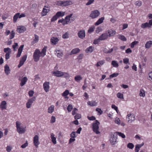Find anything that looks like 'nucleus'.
<instances>
[{
    "mask_svg": "<svg viewBox=\"0 0 152 152\" xmlns=\"http://www.w3.org/2000/svg\"><path fill=\"white\" fill-rule=\"evenodd\" d=\"M53 75L56 77H60L64 76V77L66 78L69 77V74L66 72H62L58 70H56L53 73Z\"/></svg>",
    "mask_w": 152,
    "mask_h": 152,
    "instance_id": "f257e3e1",
    "label": "nucleus"
},
{
    "mask_svg": "<svg viewBox=\"0 0 152 152\" xmlns=\"http://www.w3.org/2000/svg\"><path fill=\"white\" fill-rule=\"evenodd\" d=\"M99 122L97 120L95 121V122L92 124V129L93 131L96 134H100V132L98 131Z\"/></svg>",
    "mask_w": 152,
    "mask_h": 152,
    "instance_id": "f03ea898",
    "label": "nucleus"
},
{
    "mask_svg": "<svg viewBox=\"0 0 152 152\" xmlns=\"http://www.w3.org/2000/svg\"><path fill=\"white\" fill-rule=\"evenodd\" d=\"M40 52L38 49H36L34 53L33 56L34 61L35 62L38 61L39 59V58L41 56Z\"/></svg>",
    "mask_w": 152,
    "mask_h": 152,
    "instance_id": "7ed1b4c3",
    "label": "nucleus"
},
{
    "mask_svg": "<svg viewBox=\"0 0 152 152\" xmlns=\"http://www.w3.org/2000/svg\"><path fill=\"white\" fill-rule=\"evenodd\" d=\"M16 124L17 130L19 134L23 133L25 132L26 130L25 129L26 127L22 128L20 126V124L19 122L18 121L16 122Z\"/></svg>",
    "mask_w": 152,
    "mask_h": 152,
    "instance_id": "20e7f679",
    "label": "nucleus"
},
{
    "mask_svg": "<svg viewBox=\"0 0 152 152\" xmlns=\"http://www.w3.org/2000/svg\"><path fill=\"white\" fill-rule=\"evenodd\" d=\"M73 4L72 2L71 1H59L58 2L57 4L62 7L70 5Z\"/></svg>",
    "mask_w": 152,
    "mask_h": 152,
    "instance_id": "39448f33",
    "label": "nucleus"
},
{
    "mask_svg": "<svg viewBox=\"0 0 152 152\" xmlns=\"http://www.w3.org/2000/svg\"><path fill=\"white\" fill-rule=\"evenodd\" d=\"M100 14V12L97 10H96L91 12L90 15V17L94 19L97 18Z\"/></svg>",
    "mask_w": 152,
    "mask_h": 152,
    "instance_id": "423d86ee",
    "label": "nucleus"
},
{
    "mask_svg": "<svg viewBox=\"0 0 152 152\" xmlns=\"http://www.w3.org/2000/svg\"><path fill=\"white\" fill-rule=\"evenodd\" d=\"M33 141L34 145L36 148H37L40 144L39 141V136L38 135H36L34 137Z\"/></svg>",
    "mask_w": 152,
    "mask_h": 152,
    "instance_id": "0eeeda50",
    "label": "nucleus"
},
{
    "mask_svg": "<svg viewBox=\"0 0 152 152\" xmlns=\"http://www.w3.org/2000/svg\"><path fill=\"white\" fill-rule=\"evenodd\" d=\"M126 119L129 123H131L135 120V117L133 114H129L127 115Z\"/></svg>",
    "mask_w": 152,
    "mask_h": 152,
    "instance_id": "6e6552de",
    "label": "nucleus"
},
{
    "mask_svg": "<svg viewBox=\"0 0 152 152\" xmlns=\"http://www.w3.org/2000/svg\"><path fill=\"white\" fill-rule=\"evenodd\" d=\"M152 26V19L150 20L149 22H146L142 23L141 25V27L144 28H150Z\"/></svg>",
    "mask_w": 152,
    "mask_h": 152,
    "instance_id": "1a4fd4ad",
    "label": "nucleus"
},
{
    "mask_svg": "<svg viewBox=\"0 0 152 152\" xmlns=\"http://www.w3.org/2000/svg\"><path fill=\"white\" fill-rule=\"evenodd\" d=\"M36 99V97L35 96H34L31 99H28V102L26 103V107L27 108H30L32 103L35 101Z\"/></svg>",
    "mask_w": 152,
    "mask_h": 152,
    "instance_id": "9d476101",
    "label": "nucleus"
},
{
    "mask_svg": "<svg viewBox=\"0 0 152 152\" xmlns=\"http://www.w3.org/2000/svg\"><path fill=\"white\" fill-rule=\"evenodd\" d=\"M117 139V134L115 133L113 137L110 139V141L112 144L114 145L116 142Z\"/></svg>",
    "mask_w": 152,
    "mask_h": 152,
    "instance_id": "9b49d317",
    "label": "nucleus"
},
{
    "mask_svg": "<svg viewBox=\"0 0 152 152\" xmlns=\"http://www.w3.org/2000/svg\"><path fill=\"white\" fill-rule=\"evenodd\" d=\"M77 35L79 38L81 39H83L85 38L86 36L85 30H82L80 31L77 33Z\"/></svg>",
    "mask_w": 152,
    "mask_h": 152,
    "instance_id": "f8f14e48",
    "label": "nucleus"
},
{
    "mask_svg": "<svg viewBox=\"0 0 152 152\" xmlns=\"http://www.w3.org/2000/svg\"><path fill=\"white\" fill-rule=\"evenodd\" d=\"M27 57V55H24L23 56L20 61L19 64L18 65V68L20 67L23 64L24 62L26 59Z\"/></svg>",
    "mask_w": 152,
    "mask_h": 152,
    "instance_id": "ddd939ff",
    "label": "nucleus"
},
{
    "mask_svg": "<svg viewBox=\"0 0 152 152\" xmlns=\"http://www.w3.org/2000/svg\"><path fill=\"white\" fill-rule=\"evenodd\" d=\"M50 83L48 82H45L43 84V88L45 91L47 92L48 91L49 89Z\"/></svg>",
    "mask_w": 152,
    "mask_h": 152,
    "instance_id": "4468645a",
    "label": "nucleus"
},
{
    "mask_svg": "<svg viewBox=\"0 0 152 152\" xmlns=\"http://www.w3.org/2000/svg\"><path fill=\"white\" fill-rule=\"evenodd\" d=\"M105 33H107V34H108V37H111L113 36L115 34L116 32L115 31L109 29L106 31Z\"/></svg>",
    "mask_w": 152,
    "mask_h": 152,
    "instance_id": "2eb2a0df",
    "label": "nucleus"
},
{
    "mask_svg": "<svg viewBox=\"0 0 152 152\" xmlns=\"http://www.w3.org/2000/svg\"><path fill=\"white\" fill-rule=\"evenodd\" d=\"M49 9L48 7L45 6L43 8L41 13L42 16H44L46 15L47 13L49 11Z\"/></svg>",
    "mask_w": 152,
    "mask_h": 152,
    "instance_id": "dca6fc26",
    "label": "nucleus"
},
{
    "mask_svg": "<svg viewBox=\"0 0 152 152\" xmlns=\"http://www.w3.org/2000/svg\"><path fill=\"white\" fill-rule=\"evenodd\" d=\"M55 54L58 57L61 58L63 55V53L61 50L56 49L55 51Z\"/></svg>",
    "mask_w": 152,
    "mask_h": 152,
    "instance_id": "f3484780",
    "label": "nucleus"
},
{
    "mask_svg": "<svg viewBox=\"0 0 152 152\" xmlns=\"http://www.w3.org/2000/svg\"><path fill=\"white\" fill-rule=\"evenodd\" d=\"M59 39L57 37H53L50 39V42L53 45H56L58 43Z\"/></svg>",
    "mask_w": 152,
    "mask_h": 152,
    "instance_id": "a211bd4d",
    "label": "nucleus"
},
{
    "mask_svg": "<svg viewBox=\"0 0 152 152\" xmlns=\"http://www.w3.org/2000/svg\"><path fill=\"white\" fill-rule=\"evenodd\" d=\"M72 15L73 14L72 13L66 16V17L64 19L66 23H65L64 24H67L69 23H71V22H70V18H71Z\"/></svg>",
    "mask_w": 152,
    "mask_h": 152,
    "instance_id": "6ab92c4d",
    "label": "nucleus"
},
{
    "mask_svg": "<svg viewBox=\"0 0 152 152\" xmlns=\"http://www.w3.org/2000/svg\"><path fill=\"white\" fill-rule=\"evenodd\" d=\"M107 38L108 34H107V33H105L102 34L100 36H99V39H100L101 41L107 39Z\"/></svg>",
    "mask_w": 152,
    "mask_h": 152,
    "instance_id": "aec40b11",
    "label": "nucleus"
},
{
    "mask_svg": "<svg viewBox=\"0 0 152 152\" xmlns=\"http://www.w3.org/2000/svg\"><path fill=\"white\" fill-rule=\"evenodd\" d=\"M28 80L26 77H24L21 80V82L20 83V85L21 86H23L25 85Z\"/></svg>",
    "mask_w": 152,
    "mask_h": 152,
    "instance_id": "412c9836",
    "label": "nucleus"
},
{
    "mask_svg": "<svg viewBox=\"0 0 152 152\" xmlns=\"http://www.w3.org/2000/svg\"><path fill=\"white\" fill-rule=\"evenodd\" d=\"M7 102L5 101H2L0 105V108L2 110L5 109H6Z\"/></svg>",
    "mask_w": 152,
    "mask_h": 152,
    "instance_id": "4be33fe9",
    "label": "nucleus"
},
{
    "mask_svg": "<svg viewBox=\"0 0 152 152\" xmlns=\"http://www.w3.org/2000/svg\"><path fill=\"white\" fill-rule=\"evenodd\" d=\"M17 30L18 32L21 33L25 31L26 30V29L24 26H20V27L18 28L17 29Z\"/></svg>",
    "mask_w": 152,
    "mask_h": 152,
    "instance_id": "5701e85b",
    "label": "nucleus"
},
{
    "mask_svg": "<svg viewBox=\"0 0 152 152\" xmlns=\"http://www.w3.org/2000/svg\"><path fill=\"white\" fill-rule=\"evenodd\" d=\"M4 71L5 73L7 75L9 74L10 72V70L9 66L7 65H6L4 66Z\"/></svg>",
    "mask_w": 152,
    "mask_h": 152,
    "instance_id": "b1692460",
    "label": "nucleus"
},
{
    "mask_svg": "<svg viewBox=\"0 0 152 152\" xmlns=\"http://www.w3.org/2000/svg\"><path fill=\"white\" fill-rule=\"evenodd\" d=\"M152 45V41L147 42L145 44V48L147 49H149Z\"/></svg>",
    "mask_w": 152,
    "mask_h": 152,
    "instance_id": "393cba45",
    "label": "nucleus"
},
{
    "mask_svg": "<svg viewBox=\"0 0 152 152\" xmlns=\"http://www.w3.org/2000/svg\"><path fill=\"white\" fill-rule=\"evenodd\" d=\"M104 17H102L99 19L95 23V25L96 26H97L99 25V24L102 23L103 21V20L104 19Z\"/></svg>",
    "mask_w": 152,
    "mask_h": 152,
    "instance_id": "a878e982",
    "label": "nucleus"
},
{
    "mask_svg": "<svg viewBox=\"0 0 152 152\" xmlns=\"http://www.w3.org/2000/svg\"><path fill=\"white\" fill-rule=\"evenodd\" d=\"M80 50L78 48H75L73 49L71 52L70 55L76 54L80 52Z\"/></svg>",
    "mask_w": 152,
    "mask_h": 152,
    "instance_id": "bb28decb",
    "label": "nucleus"
},
{
    "mask_svg": "<svg viewBox=\"0 0 152 152\" xmlns=\"http://www.w3.org/2000/svg\"><path fill=\"white\" fill-rule=\"evenodd\" d=\"M54 136L53 133H52L51 134V138L52 139V141L54 144H55L56 143V138L54 137Z\"/></svg>",
    "mask_w": 152,
    "mask_h": 152,
    "instance_id": "cd10ccee",
    "label": "nucleus"
},
{
    "mask_svg": "<svg viewBox=\"0 0 152 152\" xmlns=\"http://www.w3.org/2000/svg\"><path fill=\"white\" fill-rule=\"evenodd\" d=\"M87 104L88 105L91 106H96L97 105V103L95 101H88Z\"/></svg>",
    "mask_w": 152,
    "mask_h": 152,
    "instance_id": "c85d7f7f",
    "label": "nucleus"
},
{
    "mask_svg": "<svg viewBox=\"0 0 152 152\" xmlns=\"http://www.w3.org/2000/svg\"><path fill=\"white\" fill-rule=\"evenodd\" d=\"M47 48V47H45L42 50L41 52H40L41 56L44 57L45 55Z\"/></svg>",
    "mask_w": 152,
    "mask_h": 152,
    "instance_id": "c756f323",
    "label": "nucleus"
},
{
    "mask_svg": "<svg viewBox=\"0 0 152 152\" xmlns=\"http://www.w3.org/2000/svg\"><path fill=\"white\" fill-rule=\"evenodd\" d=\"M113 48L107 49L105 48L104 49L103 52L104 53H111L113 50Z\"/></svg>",
    "mask_w": 152,
    "mask_h": 152,
    "instance_id": "7c9ffc66",
    "label": "nucleus"
},
{
    "mask_svg": "<svg viewBox=\"0 0 152 152\" xmlns=\"http://www.w3.org/2000/svg\"><path fill=\"white\" fill-rule=\"evenodd\" d=\"M20 13H16L13 17V21L14 23L16 22L18 18H19V15Z\"/></svg>",
    "mask_w": 152,
    "mask_h": 152,
    "instance_id": "2f4dec72",
    "label": "nucleus"
},
{
    "mask_svg": "<svg viewBox=\"0 0 152 152\" xmlns=\"http://www.w3.org/2000/svg\"><path fill=\"white\" fill-rule=\"evenodd\" d=\"M65 12L62 11H59L56 14V15L57 16L58 18L60 17H63L65 14Z\"/></svg>",
    "mask_w": 152,
    "mask_h": 152,
    "instance_id": "473e14b6",
    "label": "nucleus"
},
{
    "mask_svg": "<svg viewBox=\"0 0 152 152\" xmlns=\"http://www.w3.org/2000/svg\"><path fill=\"white\" fill-rule=\"evenodd\" d=\"M118 39L124 41L126 40V37L123 35H118L117 36Z\"/></svg>",
    "mask_w": 152,
    "mask_h": 152,
    "instance_id": "72a5a7b5",
    "label": "nucleus"
},
{
    "mask_svg": "<svg viewBox=\"0 0 152 152\" xmlns=\"http://www.w3.org/2000/svg\"><path fill=\"white\" fill-rule=\"evenodd\" d=\"M94 50V48L92 46H90L86 50V52L87 53H91Z\"/></svg>",
    "mask_w": 152,
    "mask_h": 152,
    "instance_id": "f704fd0d",
    "label": "nucleus"
},
{
    "mask_svg": "<svg viewBox=\"0 0 152 152\" xmlns=\"http://www.w3.org/2000/svg\"><path fill=\"white\" fill-rule=\"evenodd\" d=\"M105 63V61L102 60L100 61L97 62L96 64V66L97 67L100 66L101 65H103Z\"/></svg>",
    "mask_w": 152,
    "mask_h": 152,
    "instance_id": "c9c22d12",
    "label": "nucleus"
},
{
    "mask_svg": "<svg viewBox=\"0 0 152 152\" xmlns=\"http://www.w3.org/2000/svg\"><path fill=\"white\" fill-rule=\"evenodd\" d=\"M35 39L33 40V41L32 42L33 44L36 43L39 41V37L37 35L35 34Z\"/></svg>",
    "mask_w": 152,
    "mask_h": 152,
    "instance_id": "e433bc0d",
    "label": "nucleus"
},
{
    "mask_svg": "<svg viewBox=\"0 0 152 152\" xmlns=\"http://www.w3.org/2000/svg\"><path fill=\"white\" fill-rule=\"evenodd\" d=\"M82 79V77L80 75L76 76L75 78V80L77 82H79L80 80H81Z\"/></svg>",
    "mask_w": 152,
    "mask_h": 152,
    "instance_id": "4c0bfd02",
    "label": "nucleus"
},
{
    "mask_svg": "<svg viewBox=\"0 0 152 152\" xmlns=\"http://www.w3.org/2000/svg\"><path fill=\"white\" fill-rule=\"evenodd\" d=\"M54 107L53 105H51L49 107L48 109V112L50 113H52L53 111Z\"/></svg>",
    "mask_w": 152,
    "mask_h": 152,
    "instance_id": "58836bf2",
    "label": "nucleus"
},
{
    "mask_svg": "<svg viewBox=\"0 0 152 152\" xmlns=\"http://www.w3.org/2000/svg\"><path fill=\"white\" fill-rule=\"evenodd\" d=\"M115 134H117V136L118 135L120 137H121L122 138H124L125 137V135L123 133L120 132H116L115 133Z\"/></svg>",
    "mask_w": 152,
    "mask_h": 152,
    "instance_id": "ea45409f",
    "label": "nucleus"
},
{
    "mask_svg": "<svg viewBox=\"0 0 152 152\" xmlns=\"http://www.w3.org/2000/svg\"><path fill=\"white\" fill-rule=\"evenodd\" d=\"M111 64L114 67H117L118 66V64L116 61H112Z\"/></svg>",
    "mask_w": 152,
    "mask_h": 152,
    "instance_id": "a19ab883",
    "label": "nucleus"
},
{
    "mask_svg": "<svg viewBox=\"0 0 152 152\" xmlns=\"http://www.w3.org/2000/svg\"><path fill=\"white\" fill-rule=\"evenodd\" d=\"M15 35V32L13 31H11L10 33L9 39H12L14 37Z\"/></svg>",
    "mask_w": 152,
    "mask_h": 152,
    "instance_id": "79ce46f5",
    "label": "nucleus"
},
{
    "mask_svg": "<svg viewBox=\"0 0 152 152\" xmlns=\"http://www.w3.org/2000/svg\"><path fill=\"white\" fill-rule=\"evenodd\" d=\"M145 91L143 90H141L140 91V96L144 97L145 96Z\"/></svg>",
    "mask_w": 152,
    "mask_h": 152,
    "instance_id": "37998d69",
    "label": "nucleus"
},
{
    "mask_svg": "<svg viewBox=\"0 0 152 152\" xmlns=\"http://www.w3.org/2000/svg\"><path fill=\"white\" fill-rule=\"evenodd\" d=\"M117 96L118 98L119 99H124L123 94L120 93L119 92L117 94Z\"/></svg>",
    "mask_w": 152,
    "mask_h": 152,
    "instance_id": "c03bdc74",
    "label": "nucleus"
},
{
    "mask_svg": "<svg viewBox=\"0 0 152 152\" xmlns=\"http://www.w3.org/2000/svg\"><path fill=\"white\" fill-rule=\"evenodd\" d=\"M95 27L94 26H92L89 28L88 31V32L89 33H91L94 31Z\"/></svg>",
    "mask_w": 152,
    "mask_h": 152,
    "instance_id": "a18cd8bd",
    "label": "nucleus"
},
{
    "mask_svg": "<svg viewBox=\"0 0 152 152\" xmlns=\"http://www.w3.org/2000/svg\"><path fill=\"white\" fill-rule=\"evenodd\" d=\"M127 147L130 149H132L134 147V145L132 143H129L128 144Z\"/></svg>",
    "mask_w": 152,
    "mask_h": 152,
    "instance_id": "49530a36",
    "label": "nucleus"
},
{
    "mask_svg": "<svg viewBox=\"0 0 152 152\" xmlns=\"http://www.w3.org/2000/svg\"><path fill=\"white\" fill-rule=\"evenodd\" d=\"M138 43V42L137 41H135L132 42L131 44V47L132 48H133L135 45L137 44Z\"/></svg>",
    "mask_w": 152,
    "mask_h": 152,
    "instance_id": "de8ad7c7",
    "label": "nucleus"
},
{
    "mask_svg": "<svg viewBox=\"0 0 152 152\" xmlns=\"http://www.w3.org/2000/svg\"><path fill=\"white\" fill-rule=\"evenodd\" d=\"M69 94V91L68 90H66L62 94V95L63 96H66L68 95Z\"/></svg>",
    "mask_w": 152,
    "mask_h": 152,
    "instance_id": "09e8293b",
    "label": "nucleus"
},
{
    "mask_svg": "<svg viewBox=\"0 0 152 152\" xmlns=\"http://www.w3.org/2000/svg\"><path fill=\"white\" fill-rule=\"evenodd\" d=\"M118 73H114L110 75V78H111L114 77H116L118 75Z\"/></svg>",
    "mask_w": 152,
    "mask_h": 152,
    "instance_id": "8fccbe9b",
    "label": "nucleus"
},
{
    "mask_svg": "<svg viewBox=\"0 0 152 152\" xmlns=\"http://www.w3.org/2000/svg\"><path fill=\"white\" fill-rule=\"evenodd\" d=\"M81 118V115L79 113H77L75 116L74 118L75 119H79Z\"/></svg>",
    "mask_w": 152,
    "mask_h": 152,
    "instance_id": "3c124183",
    "label": "nucleus"
},
{
    "mask_svg": "<svg viewBox=\"0 0 152 152\" xmlns=\"http://www.w3.org/2000/svg\"><path fill=\"white\" fill-rule=\"evenodd\" d=\"M63 39H67L69 37V33L68 32H66L62 36Z\"/></svg>",
    "mask_w": 152,
    "mask_h": 152,
    "instance_id": "603ef678",
    "label": "nucleus"
},
{
    "mask_svg": "<svg viewBox=\"0 0 152 152\" xmlns=\"http://www.w3.org/2000/svg\"><path fill=\"white\" fill-rule=\"evenodd\" d=\"M73 108V107L72 105L69 104L68 106L67 110L69 112H70Z\"/></svg>",
    "mask_w": 152,
    "mask_h": 152,
    "instance_id": "864d4df0",
    "label": "nucleus"
},
{
    "mask_svg": "<svg viewBox=\"0 0 152 152\" xmlns=\"http://www.w3.org/2000/svg\"><path fill=\"white\" fill-rule=\"evenodd\" d=\"M76 133L75 132H72L70 134V137L72 138H74L76 137Z\"/></svg>",
    "mask_w": 152,
    "mask_h": 152,
    "instance_id": "5fc2aeb1",
    "label": "nucleus"
},
{
    "mask_svg": "<svg viewBox=\"0 0 152 152\" xmlns=\"http://www.w3.org/2000/svg\"><path fill=\"white\" fill-rule=\"evenodd\" d=\"M58 22L62 23V24L63 25L66 24H64L65 23H66L64 19L63 18L59 20L58 21Z\"/></svg>",
    "mask_w": 152,
    "mask_h": 152,
    "instance_id": "6e6d98bb",
    "label": "nucleus"
},
{
    "mask_svg": "<svg viewBox=\"0 0 152 152\" xmlns=\"http://www.w3.org/2000/svg\"><path fill=\"white\" fill-rule=\"evenodd\" d=\"M58 17L57 15H56V14L55 15L53 16V17L51 19V22H53L55 21L58 18Z\"/></svg>",
    "mask_w": 152,
    "mask_h": 152,
    "instance_id": "4d7b16f0",
    "label": "nucleus"
},
{
    "mask_svg": "<svg viewBox=\"0 0 152 152\" xmlns=\"http://www.w3.org/2000/svg\"><path fill=\"white\" fill-rule=\"evenodd\" d=\"M4 51L5 53H10L11 52V49L9 48H6L4 49Z\"/></svg>",
    "mask_w": 152,
    "mask_h": 152,
    "instance_id": "13d9d810",
    "label": "nucleus"
},
{
    "mask_svg": "<svg viewBox=\"0 0 152 152\" xmlns=\"http://www.w3.org/2000/svg\"><path fill=\"white\" fill-rule=\"evenodd\" d=\"M135 5L137 6L140 7L142 5V2L140 1H137L135 2Z\"/></svg>",
    "mask_w": 152,
    "mask_h": 152,
    "instance_id": "bf43d9fd",
    "label": "nucleus"
},
{
    "mask_svg": "<svg viewBox=\"0 0 152 152\" xmlns=\"http://www.w3.org/2000/svg\"><path fill=\"white\" fill-rule=\"evenodd\" d=\"M28 145V142H27V141H26V142L24 144L22 145L21 146V148H25Z\"/></svg>",
    "mask_w": 152,
    "mask_h": 152,
    "instance_id": "052dcab7",
    "label": "nucleus"
},
{
    "mask_svg": "<svg viewBox=\"0 0 152 152\" xmlns=\"http://www.w3.org/2000/svg\"><path fill=\"white\" fill-rule=\"evenodd\" d=\"M22 51V50H20V49H18V53L16 56L18 58L20 56Z\"/></svg>",
    "mask_w": 152,
    "mask_h": 152,
    "instance_id": "680f3d73",
    "label": "nucleus"
},
{
    "mask_svg": "<svg viewBox=\"0 0 152 152\" xmlns=\"http://www.w3.org/2000/svg\"><path fill=\"white\" fill-rule=\"evenodd\" d=\"M34 93V91L32 90L30 91L28 93L29 96L30 97H32Z\"/></svg>",
    "mask_w": 152,
    "mask_h": 152,
    "instance_id": "e2e57ef3",
    "label": "nucleus"
},
{
    "mask_svg": "<svg viewBox=\"0 0 152 152\" xmlns=\"http://www.w3.org/2000/svg\"><path fill=\"white\" fill-rule=\"evenodd\" d=\"M94 1V0H89L88 2L86 4V5H90L93 3Z\"/></svg>",
    "mask_w": 152,
    "mask_h": 152,
    "instance_id": "0e129e2a",
    "label": "nucleus"
},
{
    "mask_svg": "<svg viewBox=\"0 0 152 152\" xmlns=\"http://www.w3.org/2000/svg\"><path fill=\"white\" fill-rule=\"evenodd\" d=\"M56 121V118L54 116H52L51 117V119L50 120V123H53L55 122Z\"/></svg>",
    "mask_w": 152,
    "mask_h": 152,
    "instance_id": "69168bd1",
    "label": "nucleus"
},
{
    "mask_svg": "<svg viewBox=\"0 0 152 152\" xmlns=\"http://www.w3.org/2000/svg\"><path fill=\"white\" fill-rule=\"evenodd\" d=\"M124 63L125 64H127L129 63V60L127 58H125L123 59Z\"/></svg>",
    "mask_w": 152,
    "mask_h": 152,
    "instance_id": "338daca9",
    "label": "nucleus"
},
{
    "mask_svg": "<svg viewBox=\"0 0 152 152\" xmlns=\"http://www.w3.org/2000/svg\"><path fill=\"white\" fill-rule=\"evenodd\" d=\"M101 31L102 28L100 27H98L96 30V32L97 33H99Z\"/></svg>",
    "mask_w": 152,
    "mask_h": 152,
    "instance_id": "774afa93",
    "label": "nucleus"
}]
</instances>
